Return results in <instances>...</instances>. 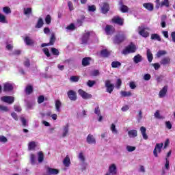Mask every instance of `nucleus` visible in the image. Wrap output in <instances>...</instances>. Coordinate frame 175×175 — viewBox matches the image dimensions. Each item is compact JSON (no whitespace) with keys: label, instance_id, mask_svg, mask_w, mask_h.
Wrapping results in <instances>:
<instances>
[{"label":"nucleus","instance_id":"39448f33","mask_svg":"<svg viewBox=\"0 0 175 175\" xmlns=\"http://www.w3.org/2000/svg\"><path fill=\"white\" fill-rule=\"evenodd\" d=\"M105 88L107 92L109 94H111L113 91L114 90V84L111 83V81L109 79L106 80L105 81Z\"/></svg>","mask_w":175,"mask_h":175},{"label":"nucleus","instance_id":"f03ea898","mask_svg":"<svg viewBox=\"0 0 175 175\" xmlns=\"http://www.w3.org/2000/svg\"><path fill=\"white\" fill-rule=\"evenodd\" d=\"M138 33L142 38H148L150 36V33L148 32V28L144 26H139L138 27Z\"/></svg>","mask_w":175,"mask_h":175},{"label":"nucleus","instance_id":"09e8293b","mask_svg":"<svg viewBox=\"0 0 175 175\" xmlns=\"http://www.w3.org/2000/svg\"><path fill=\"white\" fill-rule=\"evenodd\" d=\"M154 117L158 120H163V118H165V117L161 116V113H159V111H156V112L154 113Z\"/></svg>","mask_w":175,"mask_h":175},{"label":"nucleus","instance_id":"8fccbe9b","mask_svg":"<svg viewBox=\"0 0 175 175\" xmlns=\"http://www.w3.org/2000/svg\"><path fill=\"white\" fill-rule=\"evenodd\" d=\"M0 143L5 144V143H8V138L3 135H0Z\"/></svg>","mask_w":175,"mask_h":175},{"label":"nucleus","instance_id":"69168bd1","mask_svg":"<svg viewBox=\"0 0 175 175\" xmlns=\"http://www.w3.org/2000/svg\"><path fill=\"white\" fill-rule=\"evenodd\" d=\"M165 167L167 170H169V169H170V165H169V159L167 158H165Z\"/></svg>","mask_w":175,"mask_h":175},{"label":"nucleus","instance_id":"cd10ccee","mask_svg":"<svg viewBox=\"0 0 175 175\" xmlns=\"http://www.w3.org/2000/svg\"><path fill=\"white\" fill-rule=\"evenodd\" d=\"M129 137H131V139H135L136 136H137V131L136 130H131L128 132Z\"/></svg>","mask_w":175,"mask_h":175},{"label":"nucleus","instance_id":"72a5a7b5","mask_svg":"<svg viewBox=\"0 0 175 175\" xmlns=\"http://www.w3.org/2000/svg\"><path fill=\"white\" fill-rule=\"evenodd\" d=\"M48 173L49 174H58L59 171L55 168H48Z\"/></svg>","mask_w":175,"mask_h":175},{"label":"nucleus","instance_id":"4c0bfd02","mask_svg":"<svg viewBox=\"0 0 175 175\" xmlns=\"http://www.w3.org/2000/svg\"><path fill=\"white\" fill-rule=\"evenodd\" d=\"M121 66V62L118 61H113L111 63L112 68H120Z\"/></svg>","mask_w":175,"mask_h":175},{"label":"nucleus","instance_id":"13d9d810","mask_svg":"<svg viewBox=\"0 0 175 175\" xmlns=\"http://www.w3.org/2000/svg\"><path fill=\"white\" fill-rule=\"evenodd\" d=\"M109 51L106 49L101 51L102 57H107L109 55Z\"/></svg>","mask_w":175,"mask_h":175},{"label":"nucleus","instance_id":"6e6d98bb","mask_svg":"<svg viewBox=\"0 0 175 175\" xmlns=\"http://www.w3.org/2000/svg\"><path fill=\"white\" fill-rule=\"evenodd\" d=\"M138 172H139V173H146V167L144 165H140L138 169Z\"/></svg>","mask_w":175,"mask_h":175},{"label":"nucleus","instance_id":"f257e3e1","mask_svg":"<svg viewBox=\"0 0 175 175\" xmlns=\"http://www.w3.org/2000/svg\"><path fill=\"white\" fill-rule=\"evenodd\" d=\"M125 39H126V34H125V33H124V32H120L113 38V42L118 44L124 42V40H125Z\"/></svg>","mask_w":175,"mask_h":175},{"label":"nucleus","instance_id":"4d7b16f0","mask_svg":"<svg viewBox=\"0 0 175 175\" xmlns=\"http://www.w3.org/2000/svg\"><path fill=\"white\" fill-rule=\"evenodd\" d=\"M96 82L95 81H92V80H89L87 83V85L89 87H94V85H95V83Z\"/></svg>","mask_w":175,"mask_h":175},{"label":"nucleus","instance_id":"a19ab883","mask_svg":"<svg viewBox=\"0 0 175 175\" xmlns=\"http://www.w3.org/2000/svg\"><path fill=\"white\" fill-rule=\"evenodd\" d=\"M165 6V8H169V6H170V3L169 2V0H163L161 3V7H163Z\"/></svg>","mask_w":175,"mask_h":175},{"label":"nucleus","instance_id":"423d86ee","mask_svg":"<svg viewBox=\"0 0 175 175\" xmlns=\"http://www.w3.org/2000/svg\"><path fill=\"white\" fill-rule=\"evenodd\" d=\"M163 147V143L156 144L155 148L153 150V155L155 158H158V152L160 153L162 151Z\"/></svg>","mask_w":175,"mask_h":175},{"label":"nucleus","instance_id":"aec40b11","mask_svg":"<svg viewBox=\"0 0 175 175\" xmlns=\"http://www.w3.org/2000/svg\"><path fill=\"white\" fill-rule=\"evenodd\" d=\"M55 109L56 111L58 113H60L61 111V107H62V103L59 100H56L55 101Z\"/></svg>","mask_w":175,"mask_h":175},{"label":"nucleus","instance_id":"c85d7f7f","mask_svg":"<svg viewBox=\"0 0 175 175\" xmlns=\"http://www.w3.org/2000/svg\"><path fill=\"white\" fill-rule=\"evenodd\" d=\"M133 59V62H135V64H139V62H142V61H143V57L138 54L135 55Z\"/></svg>","mask_w":175,"mask_h":175},{"label":"nucleus","instance_id":"2f4dec72","mask_svg":"<svg viewBox=\"0 0 175 175\" xmlns=\"http://www.w3.org/2000/svg\"><path fill=\"white\" fill-rule=\"evenodd\" d=\"M0 23L1 24H8V19H6V16L1 13H0Z\"/></svg>","mask_w":175,"mask_h":175},{"label":"nucleus","instance_id":"5fc2aeb1","mask_svg":"<svg viewBox=\"0 0 175 175\" xmlns=\"http://www.w3.org/2000/svg\"><path fill=\"white\" fill-rule=\"evenodd\" d=\"M143 79L145 80V81H148L149 80H151V75L145 74L144 75Z\"/></svg>","mask_w":175,"mask_h":175},{"label":"nucleus","instance_id":"a18cd8bd","mask_svg":"<svg viewBox=\"0 0 175 175\" xmlns=\"http://www.w3.org/2000/svg\"><path fill=\"white\" fill-rule=\"evenodd\" d=\"M42 27H43V19L40 18L38 19L37 25H36V28H42Z\"/></svg>","mask_w":175,"mask_h":175},{"label":"nucleus","instance_id":"58836bf2","mask_svg":"<svg viewBox=\"0 0 175 175\" xmlns=\"http://www.w3.org/2000/svg\"><path fill=\"white\" fill-rule=\"evenodd\" d=\"M151 39L152 40H158L159 42H161V37L159 36V35H158L157 33L152 34Z\"/></svg>","mask_w":175,"mask_h":175},{"label":"nucleus","instance_id":"9b49d317","mask_svg":"<svg viewBox=\"0 0 175 175\" xmlns=\"http://www.w3.org/2000/svg\"><path fill=\"white\" fill-rule=\"evenodd\" d=\"M100 10L102 12V13H103L104 14H106V13H107V12H109L110 8L109 6V3H103L100 5Z\"/></svg>","mask_w":175,"mask_h":175},{"label":"nucleus","instance_id":"9d476101","mask_svg":"<svg viewBox=\"0 0 175 175\" xmlns=\"http://www.w3.org/2000/svg\"><path fill=\"white\" fill-rule=\"evenodd\" d=\"M86 142L88 144H96V139L92 135L89 134L86 137Z\"/></svg>","mask_w":175,"mask_h":175},{"label":"nucleus","instance_id":"3c124183","mask_svg":"<svg viewBox=\"0 0 175 175\" xmlns=\"http://www.w3.org/2000/svg\"><path fill=\"white\" fill-rule=\"evenodd\" d=\"M79 78L77 76H72L70 78V81H72V83H77V81H79Z\"/></svg>","mask_w":175,"mask_h":175},{"label":"nucleus","instance_id":"680f3d73","mask_svg":"<svg viewBox=\"0 0 175 175\" xmlns=\"http://www.w3.org/2000/svg\"><path fill=\"white\" fill-rule=\"evenodd\" d=\"M0 110L7 112L9 111V108L7 106L0 105Z\"/></svg>","mask_w":175,"mask_h":175},{"label":"nucleus","instance_id":"1a4fd4ad","mask_svg":"<svg viewBox=\"0 0 175 175\" xmlns=\"http://www.w3.org/2000/svg\"><path fill=\"white\" fill-rule=\"evenodd\" d=\"M78 94L83 99H91V98H92V95L91 94H88L81 89L78 90Z\"/></svg>","mask_w":175,"mask_h":175},{"label":"nucleus","instance_id":"bf43d9fd","mask_svg":"<svg viewBox=\"0 0 175 175\" xmlns=\"http://www.w3.org/2000/svg\"><path fill=\"white\" fill-rule=\"evenodd\" d=\"M94 113L96 114L97 116H99L100 114V109H99V105H97L94 108Z\"/></svg>","mask_w":175,"mask_h":175},{"label":"nucleus","instance_id":"f3484780","mask_svg":"<svg viewBox=\"0 0 175 175\" xmlns=\"http://www.w3.org/2000/svg\"><path fill=\"white\" fill-rule=\"evenodd\" d=\"M68 96L69 99H70L71 100H76V99H77V96H76V93L73 90L68 91Z\"/></svg>","mask_w":175,"mask_h":175},{"label":"nucleus","instance_id":"6ab92c4d","mask_svg":"<svg viewBox=\"0 0 175 175\" xmlns=\"http://www.w3.org/2000/svg\"><path fill=\"white\" fill-rule=\"evenodd\" d=\"M88 39H90V32L83 33L81 38L82 44H85L88 42Z\"/></svg>","mask_w":175,"mask_h":175},{"label":"nucleus","instance_id":"473e14b6","mask_svg":"<svg viewBox=\"0 0 175 175\" xmlns=\"http://www.w3.org/2000/svg\"><path fill=\"white\" fill-rule=\"evenodd\" d=\"M147 58L149 62H152L154 57L152 56V53H151V51L150 49L147 50Z\"/></svg>","mask_w":175,"mask_h":175},{"label":"nucleus","instance_id":"864d4df0","mask_svg":"<svg viewBox=\"0 0 175 175\" xmlns=\"http://www.w3.org/2000/svg\"><path fill=\"white\" fill-rule=\"evenodd\" d=\"M88 12H95V10H96V7L95 5H88Z\"/></svg>","mask_w":175,"mask_h":175},{"label":"nucleus","instance_id":"a211bd4d","mask_svg":"<svg viewBox=\"0 0 175 175\" xmlns=\"http://www.w3.org/2000/svg\"><path fill=\"white\" fill-rule=\"evenodd\" d=\"M144 8L148 10L149 12H152L154 10V4L151 3H144L143 4Z\"/></svg>","mask_w":175,"mask_h":175},{"label":"nucleus","instance_id":"79ce46f5","mask_svg":"<svg viewBox=\"0 0 175 175\" xmlns=\"http://www.w3.org/2000/svg\"><path fill=\"white\" fill-rule=\"evenodd\" d=\"M120 95L122 96H132V92L131 91L129 92H125V91H122L120 92Z\"/></svg>","mask_w":175,"mask_h":175},{"label":"nucleus","instance_id":"7c9ffc66","mask_svg":"<svg viewBox=\"0 0 175 175\" xmlns=\"http://www.w3.org/2000/svg\"><path fill=\"white\" fill-rule=\"evenodd\" d=\"M167 54V52L164 50H160L157 52L156 54L157 58H161V57H163V55H166Z\"/></svg>","mask_w":175,"mask_h":175},{"label":"nucleus","instance_id":"338daca9","mask_svg":"<svg viewBox=\"0 0 175 175\" xmlns=\"http://www.w3.org/2000/svg\"><path fill=\"white\" fill-rule=\"evenodd\" d=\"M44 102V96H40L38 98V103H43Z\"/></svg>","mask_w":175,"mask_h":175},{"label":"nucleus","instance_id":"49530a36","mask_svg":"<svg viewBox=\"0 0 175 175\" xmlns=\"http://www.w3.org/2000/svg\"><path fill=\"white\" fill-rule=\"evenodd\" d=\"M30 161L31 165H35V163H36V157L35 156V154H31L30 155Z\"/></svg>","mask_w":175,"mask_h":175},{"label":"nucleus","instance_id":"ddd939ff","mask_svg":"<svg viewBox=\"0 0 175 175\" xmlns=\"http://www.w3.org/2000/svg\"><path fill=\"white\" fill-rule=\"evenodd\" d=\"M77 158L81 163H85L86 161L85 152L84 151L79 152L78 153Z\"/></svg>","mask_w":175,"mask_h":175},{"label":"nucleus","instance_id":"393cba45","mask_svg":"<svg viewBox=\"0 0 175 175\" xmlns=\"http://www.w3.org/2000/svg\"><path fill=\"white\" fill-rule=\"evenodd\" d=\"M55 42V37L54 36V34H52L49 44L43 43V44H42L41 46H42V47H46V46H49V45L53 46V44H54Z\"/></svg>","mask_w":175,"mask_h":175},{"label":"nucleus","instance_id":"6e6552de","mask_svg":"<svg viewBox=\"0 0 175 175\" xmlns=\"http://www.w3.org/2000/svg\"><path fill=\"white\" fill-rule=\"evenodd\" d=\"M1 100L5 102V103H8V105H12L14 103V97L10 96H4L1 97Z\"/></svg>","mask_w":175,"mask_h":175},{"label":"nucleus","instance_id":"7ed1b4c3","mask_svg":"<svg viewBox=\"0 0 175 175\" xmlns=\"http://www.w3.org/2000/svg\"><path fill=\"white\" fill-rule=\"evenodd\" d=\"M107 173L111 175H117L118 174V168L117 167V164L111 163L108 167V172Z\"/></svg>","mask_w":175,"mask_h":175},{"label":"nucleus","instance_id":"c03bdc74","mask_svg":"<svg viewBox=\"0 0 175 175\" xmlns=\"http://www.w3.org/2000/svg\"><path fill=\"white\" fill-rule=\"evenodd\" d=\"M3 12L5 14H10V13H12V10H10V8L9 7H3Z\"/></svg>","mask_w":175,"mask_h":175},{"label":"nucleus","instance_id":"37998d69","mask_svg":"<svg viewBox=\"0 0 175 175\" xmlns=\"http://www.w3.org/2000/svg\"><path fill=\"white\" fill-rule=\"evenodd\" d=\"M31 13H32V8H24V14H25V16H29Z\"/></svg>","mask_w":175,"mask_h":175},{"label":"nucleus","instance_id":"f704fd0d","mask_svg":"<svg viewBox=\"0 0 175 175\" xmlns=\"http://www.w3.org/2000/svg\"><path fill=\"white\" fill-rule=\"evenodd\" d=\"M85 116H87V111L85 110H82L77 112V117L79 118H83V117H85Z\"/></svg>","mask_w":175,"mask_h":175},{"label":"nucleus","instance_id":"c756f323","mask_svg":"<svg viewBox=\"0 0 175 175\" xmlns=\"http://www.w3.org/2000/svg\"><path fill=\"white\" fill-rule=\"evenodd\" d=\"M110 131L112 132L113 135H118V130L117 129V127H116V124H111Z\"/></svg>","mask_w":175,"mask_h":175},{"label":"nucleus","instance_id":"f8f14e48","mask_svg":"<svg viewBox=\"0 0 175 175\" xmlns=\"http://www.w3.org/2000/svg\"><path fill=\"white\" fill-rule=\"evenodd\" d=\"M69 135V124L64 125L62 129V137H66Z\"/></svg>","mask_w":175,"mask_h":175},{"label":"nucleus","instance_id":"ea45409f","mask_svg":"<svg viewBox=\"0 0 175 175\" xmlns=\"http://www.w3.org/2000/svg\"><path fill=\"white\" fill-rule=\"evenodd\" d=\"M128 10H129V8H128V6L125 5H122L120 6V11L122 13H126L128 12Z\"/></svg>","mask_w":175,"mask_h":175},{"label":"nucleus","instance_id":"bb28decb","mask_svg":"<svg viewBox=\"0 0 175 175\" xmlns=\"http://www.w3.org/2000/svg\"><path fill=\"white\" fill-rule=\"evenodd\" d=\"M160 64L161 65H169L170 64V57H163L161 62Z\"/></svg>","mask_w":175,"mask_h":175},{"label":"nucleus","instance_id":"0eeeda50","mask_svg":"<svg viewBox=\"0 0 175 175\" xmlns=\"http://www.w3.org/2000/svg\"><path fill=\"white\" fill-rule=\"evenodd\" d=\"M13 88H14L13 83L10 82L3 83V90L4 92H10V91H13Z\"/></svg>","mask_w":175,"mask_h":175},{"label":"nucleus","instance_id":"603ef678","mask_svg":"<svg viewBox=\"0 0 175 175\" xmlns=\"http://www.w3.org/2000/svg\"><path fill=\"white\" fill-rule=\"evenodd\" d=\"M51 53L53 54V55H59V51L55 48H51Z\"/></svg>","mask_w":175,"mask_h":175},{"label":"nucleus","instance_id":"774afa93","mask_svg":"<svg viewBox=\"0 0 175 175\" xmlns=\"http://www.w3.org/2000/svg\"><path fill=\"white\" fill-rule=\"evenodd\" d=\"M165 126L167 128V129H172V123L170 121L165 122Z\"/></svg>","mask_w":175,"mask_h":175},{"label":"nucleus","instance_id":"4468645a","mask_svg":"<svg viewBox=\"0 0 175 175\" xmlns=\"http://www.w3.org/2000/svg\"><path fill=\"white\" fill-rule=\"evenodd\" d=\"M167 94V86H164L159 93V98H165Z\"/></svg>","mask_w":175,"mask_h":175},{"label":"nucleus","instance_id":"4be33fe9","mask_svg":"<svg viewBox=\"0 0 175 175\" xmlns=\"http://www.w3.org/2000/svg\"><path fill=\"white\" fill-rule=\"evenodd\" d=\"M24 42L27 46H32V44L35 43L33 40H32V38H31L29 36H26L24 39Z\"/></svg>","mask_w":175,"mask_h":175},{"label":"nucleus","instance_id":"b1692460","mask_svg":"<svg viewBox=\"0 0 175 175\" xmlns=\"http://www.w3.org/2000/svg\"><path fill=\"white\" fill-rule=\"evenodd\" d=\"M63 164L66 167H69L70 166V157L69 155H66L63 161Z\"/></svg>","mask_w":175,"mask_h":175},{"label":"nucleus","instance_id":"2eb2a0df","mask_svg":"<svg viewBox=\"0 0 175 175\" xmlns=\"http://www.w3.org/2000/svg\"><path fill=\"white\" fill-rule=\"evenodd\" d=\"M36 147H38V142L31 141L28 143V150L29 151H33Z\"/></svg>","mask_w":175,"mask_h":175},{"label":"nucleus","instance_id":"a878e982","mask_svg":"<svg viewBox=\"0 0 175 175\" xmlns=\"http://www.w3.org/2000/svg\"><path fill=\"white\" fill-rule=\"evenodd\" d=\"M91 62V57H84L82 59V65L83 66H88Z\"/></svg>","mask_w":175,"mask_h":175},{"label":"nucleus","instance_id":"c9c22d12","mask_svg":"<svg viewBox=\"0 0 175 175\" xmlns=\"http://www.w3.org/2000/svg\"><path fill=\"white\" fill-rule=\"evenodd\" d=\"M38 160L39 163H42V162H43V160L44 159V155H43V152H38Z\"/></svg>","mask_w":175,"mask_h":175},{"label":"nucleus","instance_id":"20e7f679","mask_svg":"<svg viewBox=\"0 0 175 175\" xmlns=\"http://www.w3.org/2000/svg\"><path fill=\"white\" fill-rule=\"evenodd\" d=\"M136 51V45L133 43H131L124 50L122 51V54L126 55V54H131L132 53H135Z\"/></svg>","mask_w":175,"mask_h":175},{"label":"nucleus","instance_id":"dca6fc26","mask_svg":"<svg viewBox=\"0 0 175 175\" xmlns=\"http://www.w3.org/2000/svg\"><path fill=\"white\" fill-rule=\"evenodd\" d=\"M105 31L107 35H111V33H114V27L110 25H107L105 27Z\"/></svg>","mask_w":175,"mask_h":175},{"label":"nucleus","instance_id":"5701e85b","mask_svg":"<svg viewBox=\"0 0 175 175\" xmlns=\"http://www.w3.org/2000/svg\"><path fill=\"white\" fill-rule=\"evenodd\" d=\"M140 131H141V133L142 135L143 139H144V140H148V135H147V133H146V132H147V129H146V127L142 126L140 128Z\"/></svg>","mask_w":175,"mask_h":175},{"label":"nucleus","instance_id":"e2e57ef3","mask_svg":"<svg viewBox=\"0 0 175 175\" xmlns=\"http://www.w3.org/2000/svg\"><path fill=\"white\" fill-rule=\"evenodd\" d=\"M121 84H122V81H121V79H118L116 84V88H118V90H120Z\"/></svg>","mask_w":175,"mask_h":175},{"label":"nucleus","instance_id":"0e129e2a","mask_svg":"<svg viewBox=\"0 0 175 175\" xmlns=\"http://www.w3.org/2000/svg\"><path fill=\"white\" fill-rule=\"evenodd\" d=\"M42 51L45 55H46V57H50V51H49V49L44 48Z\"/></svg>","mask_w":175,"mask_h":175},{"label":"nucleus","instance_id":"052dcab7","mask_svg":"<svg viewBox=\"0 0 175 175\" xmlns=\"http://www.w3.org/2000/svg\"><path fill=\"white\" fill-rule=\"evenodd\" d=\"M75 28V25L73 23H71L70 25L66 27V29L68 31H74Z\"/></svg>","mask_w":175,"mask_h":175},{"label":"nucleus","instance_id":"412c9836","mask_svg":"<svg viewBox=\"0 0 175 175\" xmlns=\"http://www.w3.org/2000/svg\"><path fill=\"white\" fill-rule=\"evenodd\" d=\"M112 21L115 24H118L119 25H122L124 24V19L120 18L119 16H116L112 19Z\"/></svg>","mask_w":175,"mask_h":175},{"label":"nucleus","instance_id":"de8ad7c7","mask_svg":"<svg viewBox=\"0 0 175 175\" xmlns=\"http://www.w3.org/2000/svg\"><path fill=\"white\" fill-rule=\"evenodd\" d=\"M126 150L129 152H133V151H135V150H136V147L135 146H131L128 145L126 147Z\"/></svg>","mask_w":175,"mask_h":175},{"label":"nucleus","instance_id":"e433bc0d","mask_svg":"<svg viewBox=\"0 0 175 175\" xmlns=\"http://www.w3.org/2000/svg\"><path fill=\"white\" fill-rule=\"evenodd\" d=\"M33 91V88L31 85H27L25 88V92L27 95H29V94H32Z\"/></svg>","mask_w":175,"mask_h":175}]
</instances>
